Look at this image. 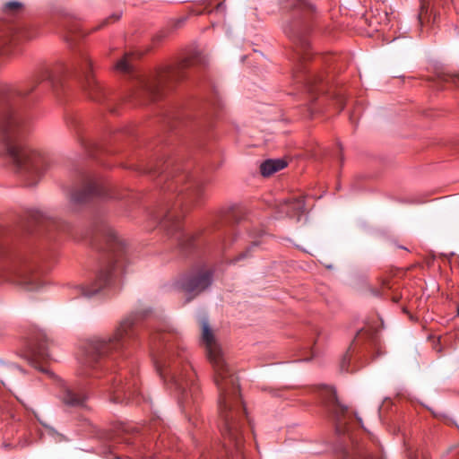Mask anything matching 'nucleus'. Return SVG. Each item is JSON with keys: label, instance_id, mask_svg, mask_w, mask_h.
<instances>
[{"label": "nucleus", "instance_id": "nucleus-2", "mask_svg": "<svg viewBox=\"0 0 459 459\" xmlns=\"http://www.w3.org/2000/svg\"><path fill=\"white\" fill-rule=\"evenodd\" d=\"M6 152L14 163L17 172L28 186L36 185L46 169L42 153L20 142L26 128L17 115L9 114L0 124Z\"/></svg>", "mask_w": 459, "mask_h": 459}, {"label": "nucleus", "instance_id": "nucleus-31", "mask_svg": "<svg viewBox=\"0 0 459 459\" xmlns=\"http://www.w3.org/2000/svg\"><path fill=\"white\" fill-rule=\"evenodd\" d=\"M357 420H358V421H359V422H360V421H361V419H360V418H359V417H357Z\"/></svg>", "mask_w": 459, "mask_h": 459}, {"label": "nucleus", "instance_id": "nucleus-9", "mask_svg": "<svg viewBox=\"0 0 459 459\" xmlns=\"http://www.w3.org/2000/svg\"><path fill=\"white\" fill-rule=\"evenodd\" d=\"M211 283V272L203 271L184 279L181 282V289L186 296V300L190 301L193 298L206 290Z\"/></svg>", "mask_w": 459, "mask_h": 459}, {"label": "nucleus", "instance_id": "nucleus-18", "mask_svg": "<svg viewBox=\"0 0 459 459\" xmlns=\"http://www.w3.org/2000/svg\"><path fill=\"white\" fill-rule=\"evenodd\" d=\"M287 163L283 160H267L260 166L261 174L269 177L273 173L284 169Z\"/></svg>", "mask_w": 459, "mask_h": 459}, {"label": "nucleus", "instance_id": "nucleus-17", "mask_svg": "<svg viewBox=\"0 0 459 459\" xmlns=\"http://www.w3.org/2000/svg\"><path fill=\"white\" fill-rule=\"evenodd\" d=\"M30 356L34 359L46 360L49 358L48 341L45 334H40L30 348Z\"/></svg>", "mask_w": 459, "mask_h": 459}, {"label": "nucleus", "instance_id": "nucleus-22", "mask_svg": "<svg viewBox=\"0 0 459 459\" xmlns=\"http://www.w3.org/2000/svg\"><path fill=\"white\" fill-rule=\"evenodd\" d=\"M130 57L131 54H126L125 56L117 63L116 69L120 72H128L131 68L129 64Z\"/></svg>", "mask_w": 459, "mask_h": 459}, {"label": "nucleus", "instance_id": "nucleus-7", "mask_svg": "<svg viewBox=\"0 0 459 459\" xmlns=\"http://www.w3.org/2000/svg\"><path fill=\"white\" fill-rule=\"evenodd\" d=\"M167 188L185 193L192 204H197L205 197L204 183L186 172L171 176Z\"/></svg>", "mask_w": 459, "mask_h": 459}, {"label": "nucleus", "instance_id": "nucleus-28", "mask_svg": "<svg viewBox=\"0 0 459 459\" xmlns=\"http://www.w3.org/2000/svg\"><path fill=\"white\" fill-rule=\"evenodd\" d=\"M401 297L398 295H394L392 297V299L394 302H398L400 300Z\"/></svg>", "mask_w": 459, "mask_h": 459}, {"label": "nucleus", "instance_id": "nucleus-23", "mask_svg": "<svg viewBox=\"0 0 459 459\" xmlns=\"http://www.w3.org/2000/svg\"><path fill=\"white\" fill-rule=\"evenodd\" d=\"M382 290H372V293L375 295V296H381V295H385V289H391L392 286L389 285V281H384L382 282Z\"/></svg>", "mask_w": 459, "mask_h": 459}, {"label": "nucleus", "instance_id": "nucleus-20", "mask_svg": "<svg viewBox=\"0 0 459 459\" xmlns=\"http://www.w3.org/2000/svg\"><path fill=\"white\" fill-rule=\"evenodd\" d=\"M334 403L333 405V411L335 415L339 426L345 424V415L348 413V408L341 404L335 394H333Z\"/></svg>", "mask_w": 459, "mask_h": 459}, {"label": "nucleus", "instance_id": "nucleus-4", "mask_svg": "<svg viewBox=\"0 0 459 459\" xmlns=\"http://www.w3.org/2000/svg\"><path fill=\"white\" fill-rule=\"evenodd\" d=\"M156 368L160 377L169 385V387L180 394V403L187 406L189 397L193 399L198 390L193 380L194 372L191 366L181 357H170L162 364H157Z\"/></svg>", "mask_w": 459, "mask_h": 459}, {"label": "nucleus", "instance_id": "nucleus-25", "mask_svg": "<svg viewBox=\"0 0 459 459\" xmlns=\"http://www.w3.org/2000/svg\"><path fill=\"white\" fill-rule=\"evenodd\" d=\"M31 91H32V89H30V90H28V89H26V90H24V89H16L15 90V94L19 95V96H24V95L29 94V92H30Z\"/></svg>", "mask_w": 459, "mask_h": 459}, {"label": "nucleus", "instance_id": "nucleus-19", "mask_svg": "<svg viewBox=\"0 0 459 459\" xmlns=\"http://www.w3.org/2000/svg\"><path fill=\"white\" fill-rule=\"evenodd\" d=\"M86 398L84 394L77 393L71 389L65 390L63 395L64 403L70 406H82Z\"/></svg>", "mask_w": 459, "mask_h": 459}, {"label": "nucleus", "instance_id": "nucleus-30", "mask_svg": "<svg viewBox=\"0 0 459 459\" xmlns=\"http://www.w3.org/2000/svg\"><path fill=\"white\" fill-rule=\"evenodd\" d=\"M113 17H109L105 22H108L109 20H112Z\"/></svg>", "mask_w": 459, "mask_h": 459}, {"label": "nucleus", "instance_id": "nucleus-14", "mask_svg": "<svg viewBox=\"0 0 459 459\" xmlns=\"http://www.w3.org/2000/svg\"><path fill=\"white\" fill-rule=\"evenodd\" d=\"M438 15L433 9L422 4L418 14L419 29L420 33H429L437 24Z\"/></svg>", "mask_w": 459, "mask_h": 459}, {"label": "nucleus", "instance_id": "nucleus-13", "mask_svg": "<svg viewBox=\"0 0 459 459\" xmlns=\"http://www.w3.org/2000/svg\"><path fill=\"white\" fill-rule=\"evenodd\" d=\"M280 212L284 213L290 218L299 219L305 211V200L303 196H297L290 200H286L279 206Z\"/></svg>", "mask_w": 459, "mask_h": 459}, {"label": "nucleus", "instance_id": "nucleus-12", "mask_svg": "<svg viewBox=\"0 0 459 459\" xmlns=\"http://www.w3.org/2000/svg\"><path fill=\"white\" fill-rule=\"evenodd\" d=\"M106 241L108 245V249L112 254L113 264L112 268L120 267L121 259L125 254V246L122 240L117 235V232L112 229H108L105 233Z\"/></svg>", "mask_w": 459, "mask_h": 459}, {"label": "nucleus", "instance_id": "nucleus-15", "mask_svg": "<svg viewBox=\"0 0 459 459\" xmlns=\"http://www.w3.org/2000/svg\"><path fill=\"white\" fill-rule=\"evenodd\" d=\"M111 280V269L100 271L95 281L87 287H80L82 294L86 297H91L98 293L101 289L109 284Z\"/></svg>", "mask_w": 459, "mask_h": 459}, {"label": "nucleus", "instance_id": "nucleus-21", "mask_svg": "<svg viewBox=\"0 0 459 459\" xmlns=\"http://www.w3.org/2000/svg\"><path fill=\"white\" fill-rule=\"evenodd\" d=\"M343 459H385L380 454H372V453H363L358 452L356 454H351L349 452H345L343 454Z\"/></svg>", "mask_w": 459, "mask_h": 459}, {"label": "nucleus", "instance_id": "nucleus-16", "mask_svg": "<svg viewBox=\"0 0 459 459\" xmlns=\"http://www.w3.org/2000/svg\"><path fill=\"white\" fill-rule=\"evenodd\" d=\"M18 277L19 283L24 285L29 290H37L41 285L39 274L34 273L31 267L25 266L21 269L18 272Z\"/></svg>", "mask_w": 459, "mask_h": 459}, {"label": "nucleus", "instance_id": "nucleus-26", "mask_svg": "<svg viewBox=\"0 0 459 459\" xmlns=\"http://www.w3.org/2000/svg\"><path fill=\"white\" fill-rule=\"evenodd\" d=\"M299 45H300V48L305 51L307 49V48L308 47V42L305 39H300Z\"/></svg>", "mask_w": 459, "mask_h": 459}, {"label": "nucleus", "instance_id": "nucleus-24", "mask_svg": "<svg viewBox=\"0 0 459 459\" xmlns=\"http://www.w3.org/2000/svg\"><path fill=\"white\" fill-rule=\"evenodd\" d=\"M22 7L19 2H9L5 4V9L9 11H16Z\"/></svg>", "mask_w": 459, "mask_h": 459}, {"label": "nucleus", "instance_id": "nucleus-6", "mask_svg": "<svg viewBox=\"0 0 459 459\" xmlns=\"http://www.w3.org/2000/svg\"><path fill=\"white\" fill-rule=\"evenodd\" d=\"M202 62L200 55L194 53L182 60L177 67L169 68L155 76L143 79L141 82L142 91L154 100L160 96L161 91L167 83L183 78L180 74L181 70Z\"/></svg>", "mask_w": 459, "mask_h": 459}, {"label": "nucleus", "instance_id": "nucleus-8", "mask_svg": "<svg viewBox=\"0 0 459 459\" xmlns=\"http://www.w3.org/2000/svg\"><path fill=\"white\" fill-rule=\"evenodd\" d=\"M95 196H109L108 186L97 179H88L81 189L74 191L71 195V202L76 204H85Z\"/></svg>", "mask_w": 459, "mask_h": 459}, {"label": "nucleus", "instance_id": "nucleus-1", "mask_svg": "<svg viewBox=\"0 0 459 459\" xmlns=\"http://www.w3.org/2000/svg\"><path fill=\"white\" fill-rule=\"evenodd\" d=\"M202 342L212 366L214 383L219 392V427L224 448L229 457H242L244 438L241 422L245 407L241 403L238 380L226 363L214 333L206 320L202 322Z\"/></svg>", "mask_w": 459, "mask_h": 459}, {"label": "nucleus", "instance_id": "nucleus-11", "mask_svg": "<svg viewBox=\"0 0 459 459\" xmlns=\"http://www.w3.org/2000/svg\"><path fill=\"white\" fill-rule=\"evenodd\" d=\"M155 220H159L160 227L169 235H175L181 245H184L183 238L188 239L190 238L181 232V217L177 214L176 211L169 210L162 216L161 219L157 217Z\"/></svg>", "mask_w": 459, "mask_h": 459}, {"label": "nucleus", "instance_id": "nucleus-29", "mask_svg": "<svg viewBox=\"0 0 459 459\" xmlns=\"http://www.w3.org/2000/svg\"><path fill=\"white\" fill-rule=\"evenodd\" d=\"M285 32H286V34L289 35V37L295 38V35H292L291 32L290 30H288L287 29L285 30Z\"/></svg>", "mask_w": 459, "mask_h": 459}, {"label": "nucleus", "instance_id": "nucleus-3", "mask_svg": "<svg viewBox=\"0 0 459 459\" xmlns=\"http://www.w3.org/2000/svg\"><path fill=\"white\" fill-rule=\"evenodd\" d=\"M70 74H75L84 93L92 100L100 101L104 96V89L93 74V64L90 56L82 53L73 63L72 66L58 61L51 67L41 71V80H59Z\"/></svg>", "mask_w": 459, "mask_h": 459}, {"label": "nucleus", "instance_id": "nucleus-5", "mask_svg": "<svg viewBox=\"0 0 459 459\" xmlns=\"http://www.w3.org/2000/svg\"><path fill=\"white\" fill-rule=\"evenodd\" d=\"M134 324L133 318L126 317L120 322L112 337L108 340L91 339L86 348L87 363L91 364L112 351H117L129 345L135 337Z\"/></svg>", "mask_w": 459, "mask_h": 459}, {"label": "nucleus", "instance_id": "nucleus-27", "mask_svg": "<svg viewBox=\"0 0 459 459\" xmlns=\"http://www.w3.org/2000/svg\"><path fill=\"white\" fill-rule=\"evenodd\" d=\"M248 252H249V249H247L245 253H242L241 255H239L236 259H234V263H237L239 260H241L242 258L246 257Z\"/></svg>", "mask_w": 459, "mask_h": 459}, {"label": "nucleus", "instance_id": "nucleus-10", "mask_svg": "<svg viewBox=\"0 0 459 459\" xmlns=\"http://www.w3.org/2000/svg\"><path fill=\"white\" fill-rule=\"evenodd\" d=\"M110 381L111 385L108 392L110 395V401L113 403L128 401L136 392L135 380L124 383L121 377H115Z\"/></svg>", "mask_w": 459, "mask_h": 459}, {"label": "nucleus", "instance_id": "nucleus-32", "mask_svg": "<svg viewBox=\"0 0 459 459\" xmlns=\"http://www.w3.org/2000/svg\"><path fill=\"white\" fill-rule=\"evenodd\" d=\"M457 315L459 316V306H458V308H457Z\"/></svg>", "mask_w": 459, "mask_h": 459}]
</instances>
